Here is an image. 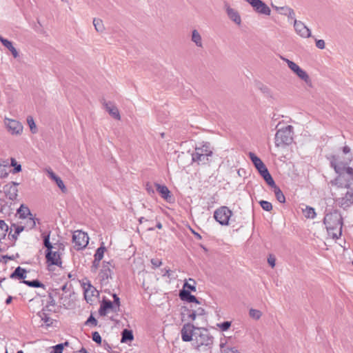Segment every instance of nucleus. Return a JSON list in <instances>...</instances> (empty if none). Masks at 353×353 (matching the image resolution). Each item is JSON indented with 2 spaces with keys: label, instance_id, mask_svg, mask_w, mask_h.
Instances as JSON below:
<instances>
[{
  "label": "nucleus",
  "instance_id": "obj_28",
  "mask_svg": "<svg viewBox=\"0 0 353 353\" xmlns=\"http://www.w3.org/2000/svg\"><path fill=\"white\" fill-rule=\"evenodd\" d=\"M272 188L273 189L274 193L275 194V196H276L277 201L282 203H285V197L283 192L281 191V190L276 185Z\"/></svg>",
  "mask_w": 353,
  "mask_h": 353
},
{
  "label": "nucleus",
  "instance_id": "obj_8",
  "mask_svg": "<svg viewBox=\"0 0 353 353\" xmlns=\"http://www.w3.org/2000/svg\"><path fill=\"white\" fill-rule=\"evenodd\" d=\"M4 124L8 131L12 135L19 136L21 135L23 132V126L21 123L17 120L5 118Z\"/></svg>",
  "mask_w": 353,
  "mask_h": 353
},
{
  "label": "nucleus",
  "instance_id": "obj_21",
  "mask_svg": "<svg viewBox=\"0 0 353 353\" xmlns=\"http://www.w3.org/2000/svg\"><path fill=\"white\" fill-rule=\"evenodd\" d=\"M103 105L107 112L111 115L114 119L117 120L121 119V116L119 114V111L117 106L112 102H105Z\"/></svg>",
  "mask_w": 353,
  "mask_h": 353
},
{
  "label": "nucleus",
  "instance_id": "obj_44",
  "mask_svg": "<svg viewBox=\"0 0 353 353\" xmlns=\"http://www.w3.org/2000/svg\"><path fill=\"white\" fill-rule=\"evenodd\" d=\"M263 178L265 180V181L267 183V184L268 185H270L271 188H273L274 186L276 185V183H275L273 178L272 177L271 174H270V172L268 174H267L265 176H264Z\"/></svg>",
  "mask_w": 353,
  "mask_h": 353
},
{
  "label": "nucleus",
  "instance_id": "obj_40",
  "mask_svg": "<svg viewBox=\"0 0 353 353\" xmlns=\"http://www.w3.org/2000/svg\"><path fill=\"white\" fill-rule=\"evenodd\" d=\"M44 246L47 248V252L51 250H56L57 245H52L50 242V235H47L44 237L43 240Z\"/></svg>",
  "mask_w": 353,
  "mask_h": 353
},
{
  "label": "nucleus",
  "instance_id": "obj_43",
  "mask_svg": "<svg viewBox=\"0 0 353 353\" xmlns=\"http://www.w3.org/2000/svg\"><path fill=\"white\" fill-rule=\"evenodd\" d=\"M11 166L14 167L12 173H17L21 170V165L19 164L15 159L11 158Z\"/></svg>",
  "mask_w": 353,
  "mask_h": 353
},
{
  "label": "nucleus",
  "instance_id": "obj_42",
  "mask_svg": "<svg viewBox=\"0 0 353 353\" xmlns=\"http://www.w3.org/2000/svg\"><path fill=\"white\" fill-rule=\"evenodd\" d=\"M273 8L279 12L281 14H283V15H285L286 16L290 10V9L291 8L288 7V6H282V7H279V6H273Z\"/></svg>",
  "mask_w": 353,
  "mask_h": 353
},
{
  "label": "nucleus",
  "instance_id": "obj_57",
  "mask_svg": "<svg viewBox=\"0 0 353 353\" xmlns=\"http://www.w3.org/2000/svg\"><path fill=\"white\" fill-rule=\"evenodd\" d=\"M113 298H114V303L113 304L117 307V308L119 310V305H120V300H119V298L117 296V294H113Z\"/></svg>",
  "mask_w": 353,
  "mask_h": 353
},
{
  "label": "nucleus",
  "instance_id": "obj_33",
  "mask_svg": "<svg viewBox=\"0 0 353 353\" xmlns=\"http://www.w3.org/2000/svg\"><path fill=\"white\" fill-rule=\"evenodd\" d=\"M8 226L4 221L0 220V240L6 237Z\"/></svg>",
  "mask_w": 353,
  "mask_h": 353
},
{
  "label": "nucleus",
  "instance_id": "obj_23",
  "mask_svg": "<svg viewBox=\"0 0 353 353\" xmlns=\"http://www.w3.org/2000/svg\"><path fill=\"white\" fill-rule=\"evenodd\" d=\"M191 41L199 48H203V40L201 34L197 30L192 31Z\"/></svg>",
  "mask_w": 353,
  "mask_h": 353
},
{
  "label": "nucleus",
  "instance_id": "obj_60",
  "mask_svg": "<svg viewBox=\"0 0 353 353\" xmlns=\"http://www.w3.org/2000/svg\"><path fill=\"white\" fill-rule=\"evenodd\" d=\"M8 203V202L2 197V193L0 192V211Z\"/></svg>",
  "mask_w": 353,
  "mask_h": 353
},
{
  "label": "nucleus",
  "instance_id": "obj_14",
  "mask_svg": "<svg viewBox=\"0 0 353 353\" xmlns=\"http://www.w3.org/2000/svg\"><path fill=\"white\" fill-rule=\"evenodd\" d=\"M19 183L17 182H11L8 183L3 187V192L2 193V196L5 195L7 199L10 201H14L16 199L17 196L18 190L17 186L19 185Z\"/></svg>",
  "mask_w": 353,
  "mask_h": 353
},
{
  "label": "nucleus",
  "instance_id": "obj_6",
  "mask_svg": "<svg viewBox=\"0 0 353 353\" xmlns=\"http://www.w3.org/2000/svg\"><path fill=\"white\" fill-rule=\"evenodd\" d=\"M232 212L226 206H221L214 212V218L221 225H228Z\"/></svg>",
  "mask_w": 353,
  "mask_h": 353
},
{
  "label": "nucleus",
  "instance_id": "obj_59",
  "mask_svg": "<svg viewBox=\"0 0 353 353\" xmlns=\"http://www.w3.org/2000/svg\"><path fill=\"white\" fill-rule=\"evenodd\" d=\"M14 228L15 234H19L23 230L24 227L21 225H12Z\"/></svg>",
  "mask_w": 353,
  "mask_h": 353
},
{
  "label": "nucleus",
  "instance_id": "obj_47",
  "mask_svg": "<svg viewBox=\"0 0 353 353\" xmlns=\"http://www.w3.org/2000/svg\"><path fill=\"white\" fill-rule=\"evenodd\" d=\"M231 321H224L221 323H218L217 326L221 329V331H227L231 326Z\"/></svg>",
  "mask_w": 353,
  "mask_h": 353
},
{
  "label": "nucleus",
  "instance_id": "obj_31",
  "mask_svg": "<svg viewBox=\"0 0 353 353\" xmlns=\"http://www.w3.org/2000/svg\"><path fill=\"white\" fill-rule=\"evenodd\" d=\"M93 25L97 32H102L105 30L103 21L100 19L94 18L93 19Z\"/></svg>",
  "mask_w": 353,
  "mask_h": 353
},
{
  "label": "nucleus",
  "instance_id": "obj_16",
  "mask_svg": "<svg viewBox=\"0 0 353 353\" xmlns=\"http://www.w3.org/2000/svg\"><path fill=\"white\" fill-rule=\"evenodd\" d=\"M194 325L190 323H186L183 326L181 334L183 341L189 342L193 339V336L194 337Z\"/></svg>",
  "mask_w": 353,
  "mask_h": 353
},
{
  "label": "nucleus",
  "instance_id": "obj_20",
  "mask_svg": "<svg viewBox=\"0 0 353 353\" xmlns=\"http://www.w3.org/2000/svg\"><path fill=\"white\" fill-rule=\"evenodd\" d=\"M117 310L118 309L112 301L109 300H103L99 309V314L101 316H105L109 312H117Z\"/></svg>",
  "mask_w": 353,
  "mask_h": 353
},
{
  "label": "nucleus",
  "instance_id": "obj_29",
  "mask_svg": "<svg viewBox=\"0 0 353 353\" xmlns=\"http://www.w3.org/2000/svg\"><path fill=\"white\" fill-rule=\"evenodd\" d=\"M11 278H19V279H25L26 277V270L21 268V267H18L15 269L14 272L10 275Z\"/></svg>",
  "mask_w": 353,
  "mask_h": 353
},
{
  "label": "nucleus",
  "instance_id": "obj_25",
  "mask_svg": "<svg viewBox=\"0 0 353 353\" xmlns=\"http://www.w3.org/2000/svg\"><path fill=\"white\" fill-rule=\"evenodd\" d=\"M47 312L48 311L43 308L40 312H39L38 314L41 321H43L47 326H49L52 323V319L50 316Z\"/></svg>",
  "mask_w": 353,
  "mask_h": 353
},
{
  "label": "nucleus",
  "instance_id": "obj_15",
  "mask_svg": "<svg viewBox=\"0 0 353 353\" xmlns=\"http://www.w3.org/2000/svg\"><path fill=\"white\" fill-rule=\"evenodd\" d=\"M294 27L296 32L303 38L311 37L310 30L301 21L294 19Z\"/></svg>",
  "mask_w": 353,
  "mask_h": 353
},
{
  "label": "nucleus",
  "instance_id": "obj_49",
  "mask_svg": "<svg viewBox=\"0 0 353 353\" xmlns=\"http://www.w3.org/2000/svg\"><path fill=\"white\" fill-rule=\"evenodd\" d=\"M57 183V185H58V187L62 190V192H65L66 191V188H65V186L64 185V183L63 182V181L61 179L60 177H59L58 179H57L56 181H54Z\"/></svg>",
  "mask_w": 353,
  "mask_h": 353
},
{
  "label": "nucleus",
  "instance_id": "obj_56",
  "mask_svg": "<svg viewBox=\"0 0 353 353\" xmlns=\"http://www.w3.org/2000/svg\"><path fill=\"white\" fill-rule=\"evenodd\" d=\"M343 171H345L353 180V168L351 167H344Z\"/></svg>",
  "mask_w": 353,
  "mask_h": 353
},
{
  "label": "nucleus",
  "instance_id": "obj_55",
  "mask_svg": "<svg viewBox=\"0 0 353 353\" xmlns=\"http://www.w3.org/2000/svg\"><path fill=\"white\" fill-rule=\"evenodd\" d=\"M268 262L272 268H274L275 266V262H276L275 257L272 255H270L268 259Z\"/></svg>",
  "mask_w": 353,
  "mask_h": 353
},
{
  "label": "nucleus",
  "instance_id": "obj_22",
  "mask_svg": "<svg viewBox=\"0 0 353 353\" xmlns=\"http://www.w3.org/2000/svg\"><path fill=\"white\" fill-rule=\"evenodd\" d=\"M179 297L182 301H185L188 303H200L196 297L191 294L189 290H181L179 292Z\"/></svg>",
  "mask_w": 353,
  "mask_h": 353
},
{
  "label": "nucleus",
  "instance_id": "obj_27",
  "mask_svg": "<svg viewBox=\"0 0 353 353\" xmlns=\"http://www.w3.org/2000/svg\"><path fill=\"white\" fill-rule=\"evenodd\" d=\"M121 336V343L131 342L134 339L132 332L127 329L123 330Z\"/></svg>",
  "mask_w": 353,
  "mask_h": 353
},
{
  "label": "nucleus",
  "instance_id": "obj_51",
  "mask_svg": "<svg viewBox=\"0 0 353 353\" xmlns=\"http://www.w3.org/2000/svg\"><path fill=\"white\" fill-rule=\"evenodd\" d=\"M27 227H28L29 228H33L35 225H36V223H35V221L33 218V216H28V219L27 220Z\"/></svg>",
  "mask_w": 353,
  "mask_h": 353
},
{
  "label": "nucleus",
  "instance_id": "obj_30",
  "mask_svg": "<svg viewBox=\"0 0 353 353\" xmlns=\"http://www.w3.org/2000/svg\"><path fill=\"white\" fill-rule=\"evenodd\" d=\"M17 212L19 214V216L23 219L32 216L29 208L23 205H21Z\"/></svg>",
  "mask_w": 353,
  "mask_h": 353
},
{
  "label": "nucleus",
  "instance_id": "obj_58",
  "mask_svg": "<svg viewBox=\"0 0 353 353\" xmlns=\"http://www.w3.org/2000/svg\"><path fill=\"white\" fill-rule=\"evenodd\" d=\"M97 320L92 316H90L88 319L86 321V324L87 325H97Z\"/></svg>",
  "mask_w": 353,
  "mask_h": 353
},
{
  "label": "nucleus",
  "instance_id": "obj_48",
  "mask_svg": "<svg viewBox=\"0 0 353 353\" xmlns=\"http://www.w3.org/2000/svg\"><path fill=\"white\" fill-rule=\"evenodd\" d=\"M53 350L50 353H63V345L58 344L53 347Z\"/></svg>",
  "mask_w": 353,
  "mask_h": 353
},
{
  "label": "nucleus",
  "instance_id": "obj_62",
  "mask_svg": "<svg viewBox=\"0 0 353 353\" xmlns=\"http://www.w3.org/2000/svg\"><path fill=\"white\" fill-rule=\"evenodd\" d=\"M48 174L49 175V176L54 181H56L57 179L59 178V176H57L53 172L52 170H48Z\"/></svg>",
  "mask_w": 353,
  "mask_h": 353
},
{
  "label": "nucleus",
  "instance_id": "obj_5",
  "mask_svg": "<svg viewBox=\"0 0 353 353\" xmlns=\"http://www.w3.org/2000/svg\"><path fill=\"white\" fill-rule=\"evenodd\" d=\"M63 250V245L62 244H59L57 245L56 250H48L46 254L47 262L50 265H54L60 267L62 263L61 256L62 255Z\"/></svg>",
  "mask_w": 353,
  "mask_h": 353
},
{
  "label": "nucleus",
  "instance_id": "obj_2",
  "mask_svg": "<svg viewBox=\"0 0 353 353\" xmlns=\"http://www.w3.org/2000/svg\"><path fill=\"white\" fill-rule=\"evenodd\" d=\"M213 151L208 142L196 145L192 154V161L199 165H210L212 161Z\"/></svg>",
  "mask_w": 353,
  "mask_h": 353
},
{
  "label": "nucleus",
  "instance_id": "obj_54",
  "mask_svg": "<svg viewBox=\"0 0 353 353\" xmlns=\"http://www.w3.org/2000/svg\"><path fill=\"white\" fill-rule=\"evenodd\" d=\"M316 46L321 50L324 49L325 47V43L324 40L316 39Z\"/></svg>",
  "mask_w": 353,
  "mask_h": 353
},
{
  "label": "nucleus",
  "instance_id": "obj_36",
  "mask_svg": "<svg viewBox=\"0 0 353 353\" xmlns=\"http://www.w3.org/2000/svg\"><path fill=\"white\" fill-rule=\"evenodd\" d=\"M103 243H102L101 245L97 250L96 253L94 254V259L97 261H100L103 259L104 252L105 250V248L103 246Z\"/></svg>",
  "mask_w": 353,
  "mask_h": 353
},
{
  "label": "nucleus",
  "instance_id": "obj_4",
  "mask_svg": "<svg viewBox=\"0 0 353 353\" xmlns=\"http://www.w3.org/2000/svg\"><path fill=\"white\" fill-rule=\"evenodd\" d=\"M194 340L197 350H199L202 346L210 349L213 345L214 338L206 329H198V332H194Z\"/></svg>",
  "mask_w": 353,
  "mask_h": 353
},
{
  "label": "nucleus",
  "instance_id": "obj_50",
  "mask_svg": "<svg viewBox=\"0 0 353 353\" xmlns=\"http://www.w3.org/2000/svg\"><path fill=\"white\" fill-rule=\"evenodd\" d=\"M92 340L98 344L101 343V337L99 332H94L92 334Z\"/></svg>",
  "mask_w": 353,
  "mask_h": 353
},
{
  "label": "nucleus",
  "instance_id": "obj_63",
  "mask_svg": "<svg viewBox=\"0 0 353 353\" xmlns=\"http://www.w3.org/2000/svg\"><path fill=\"white\" fill-rule=\"evenodd\" d=\"M289 19H295V13L294 12V10L290 8L288 14L286 15Z\"/></svg>",
  "mask_w": 353,
  "mask_h": 353
},
{
  "label": "nucleus",
  "instance_id": "obj_18",
  "mask_svg": "<svg viewBox=\"0 0 353 353\" xmlns=\"http://www.w3.org/2000/svg\"><path fill=\"white\" fill-rule=\"evenodd\" d=\"M111 267L109 263H103V265L99 273V279L102 284H107L109 278H111Z\"/></svg>",
  "mask_w": 353,
  "mask_h": 353
},
{
  "label": "nucleus",
  "instance_id": "obj_53",
  "mask_svg": "<svg viewBox=\"0 0 353 353\" xmlns=\"http://www.w3.org/2000/svg\"><path fill=\"white\" fill-rule=\"evenodd\" d=\"M223 353H240L234 347H227L223 350Z\"/></svg>",
  "mask_w": 353,
  "mask_h": 353
},
{
  "label": "nucleus",
  "instance_id": "obj_52",
  "mask_svg": "<svg viewBox=\"0 0 353 353\" xmlns=\"http://www.w3.org/2000/svg\"><path fill=\"white\" fill-rule=\"evenodd\" d=\"M100 261H97L94 259V261L92 263V265L91 266V271L94 273H96L99 267Z\"/></svg>",
  "mask_w": 353,
  "mask_h": 353
},
{
  "label": "nucleus",
  "instance_id": "obj_13",
  "mask_svg": "<svg viewBox=\"0 0 353 353\" xmlns=\"http://www.w3.org/2000/svg\"><path fill=\"white\" fill-rule=\"evenodd\" d=\"M156 191L165 201L169 203L174 202V196L166 185L156 183Z\"/></svg>",
  "mask_w": 353,
  "mask_h": 353
},
{
  "label": "nucleus",
  "instance_id": "obj_45",
  "mask_svg": "<svg viewBox=\"0 0 353 353\" xmlns=\"http://www.w3.org/2000/svg\"><path fill=\"white\" fill-rule=\"evenodd\" d=\"M331 167L334 168L336 173L339 175H341L343 172L344 167H341L336 164V163L334 161L330 162Z\"/></svg>",
  "mask_w": 353,
  "mask_h": 353
},
{
  "label": "nucleus",
  "instance_id": "obj_17",
  "mask_svg": "<svg viewBox=\"0 0 353 353\" xmlns=\"http://www.w3.org/2000/svg\"><path fill=\"white\" fill-rule=\"evenodd\" d=\"M224 8L229 19L238 26L241 25V18L239 12L232 8L227 2L224 3Z\"/></svg>",
  "mask_w": 353,
  "mask_h": 353
},
{
  "label": "nucleus",
  "instance_id": "obj_7",
  "mask_svg": "<svg viewBox=\"0 0 353 353\" xmlns=\"http://www.w3.org/2000/svg\"><path fill=\"white\" fill-rule=\"evenodd\" d=\"M283 59L287 63L288 66L290 70H292L301 80L305 81L307 84L311 85V79L305 70L301 69L294 61L285 58H283Z\"/></svg>",
  "mask_w": 353,
  "mask_h": 353
},
{
  "label": "nucleus",
  "instance_id": "obj_1",
  "mask_svg": "<svg viewBox=\"0 0 353 353\" xmlns=\"http://www.w3.org/2000/svg\"><path fill=\"white\" fill-rule=\"evenodd\" d=\"M323 223L333 239H338L341 236L343 221L339 211L334 210L326 214L323 219Z\"/></svg>",
  "mask_w": 353,
  "mask_h": 353
},
{
  "label": "nucleus",
  "instance_id": "obj_46",
  "mask_svg": "<svg viewBox=\"0 0 353 353\" xmlns=\"http://www.w3.org/2000/svg\"><path fill=\"white\" fill-rule=\"evenodd\" d=\"M259 89L265 97H272V91L268 86L261 85Z\"/></svg>",
  "mask_w": 353,
  "mask_h": 353
},
{
  "label": "nucleus",
  "instance_id": "obj_38",
  "mask_svg": "<svg viewBox=\"0 0 353 353\" xmlns=\"http://www.w3.org/2000/svg\"><path fill=\"white\" fill-rule=\"evenodd\" d=\"M23 283L26 284L27 285L30 286V287H34V288H44V285L43 283H41L38 280H33L32 281H26L24 280L23 281Z\"/></svg>",
  "mask_w": 353,
  "mask_h": 353
},
{
  "label": "nucleus",
  "instance_id": "obj_32",
  "mask_svg": "<svg viewBox=\"0 0 353 353\" xmlns=\"http://www.w3.org/2000/svg\"><path fill=\"white\" fill-rule=\"evenodd\" d=\"M303 214L307 219H314L316 215L314 209L310 206H306L303 210Z\"/></svg>",
  "mask_w": 353,
  "mask_h": 353
},
{
  "label": "nucleus",
  "instance_id": "obj_39",
  "mask_svg": "<svg viewBox=\"0 0 353 353\" xmlns=\"http://www.w3.org/2000/svg\"><path fill=\"white\" fill-rule=\"evenodd\" d=\"M249 315L252 319L258 320L261 317L262 312L259 310L252 308L249 311Z\"/></svg>",
  "mask_w": 353,
  "mask_h": 353
},
{
  "label": "nucleus",
  "instance_id": "obj_3",
  "mask_svg": "<svg viewBox=\"0 0 353 353\" xmlns=\"http://www.w3.org/2000/svg\"><path fill=\"white\" fill-rule=\"evenodd\" d=\"M293 129L290 125L279 128L275 134V145L280 147L290 145L293 140Z\"/></svg>",
  "mask_w": 353,
  "mask_h": 353
},
{
  "label": "nucleus",
  "instance_id": "obj_37",
  "mask_svg": "<svg viewBox=\"0 0 353 353\" xmlns=\"http://www.w3.org/2000/svg\"><path fill=\"white\" fill-rule=\"evenodd\" d=\"M27 123L30 127V131L32 133L35 134L37 132V128L34 123V119L31 116H28L27 117Z\"/></svg>",
  "mask_w": 353,
  "mask_h": 353
},
{
  "label": "nucleus",
  "instance_id": "obj_64",
  "mask_svg": "<svg viewBox=\"0 0 353 353\" xmlns=\"http://www.w3.org/2000/svg\"><path fill=\"white\" fill-rule=\"evenodd\" d=\"M161 274H162V276H168V277L170 276V270L168 269V270H161Z\"/></svg>",
  "mask_w": 353,
  "mask_h": 353
},
{
  "label": "nucleus",
  "instance_id": "obj_61",
  "mask_svg": "<svg viewBox=\"0 0 353 353\" xmlns=\"http://www.w3.org/2000/svg\"><path fill=\"white\" fill-rule=\"evenodd\" d=\"M258 172H259V174H261V176L262 177H263L264 176H265L267 174L269 173V171H268V168H266V166H265L264 168H263L261 170H259Z\"/></svg>",
  "mask_w": 353,
  "mask_h": 353
},
{
  "label": "nucleus",
  "instance_id": "obj_12",
  "mask_svg": "<svg viewBox=\"0 0 353 353\" xmlns=\"http://www.w3.org/2000/svg\"><path fill=\"white\" fill-rule=\"evenodd\" d=\"M85 299L90 304L99 296V291L90 283L83 284Z\"/></svg>",
  "mask_w": 353,
  "mask_h": 353
},
{
  "label": "nucleus",
  "instance_id": "obj_35",
  "mask_svg": "<svg viewBox=\"0 0 353 353\" xmlns=\"http://www.w3.org/2000/svg\"><path fill=\"white\" fill-rule=\"evenodd\" d=\"M189 281L192 282V283H188V282H185L184 283V285H183V290H189V291L195 292L196 291V282H195V281L194 279H190Z\"/></svg>",
  "mask_w": 353,
  "mask_h": 353
},
{
  "label": "nucleus",
  "instance_id": "obj_24",
  "mask_svg": "<svg viewBox=\"0 0 353 353\" xmlns=\"http://www.w3.org/2000/svg\"><path fill=\"white\" fill-rule=\"evenodd\" d=\"M249 157L258 171L265 166L261 159L258 157L254 153L250 152Z\"/></svg>",
  "mask_w": 353,
  "mask_h": 353
},
{
  "label": "nucleus",
  "instance_id": "obj_26",
  "mask_svg": "<svg viewBox=\"0 0 353 353\" xmlns=\"http://www.w3.org/2000/svg\"><path fill=\"white\" fill-rule=\"evenodd\" d=\"M2 44L10 51L14 58H17L19 57V52L17 49L13 46L12 43L8 40L5 39L3 41Z\"/></svg>",
  "mask_w": 353,
  "mask_h": 353
},
{
  "label": "nucleus",
  "instance_id": "obj_10",
  "mask_svg": "<svg viewBox=\"0 0 353 353\" xmlns=\"http://www.w3.org/2000/svg\"><path fill=\"white\" fill-rule=\"evenodd\" d=\"M252 6L254 10L260 14L270 15L271 10L270 8L261 0H245Z\"/></svg>",
  "mask_w": 353,
  "mask_h": 353
},
{
  "label": "nucleus",
  "instance_id": "obj_41",
  "mask_svg": "<svg viewBox=\"0 0 353 353\" xmlns=\"http://www.w3.org/2000/svg\"><path fill=\"white\" fill-rule=\"evenodd\" d=\"M259 204L262 209L267 212H270L272 210V205L269 201L262 200L259 201Z\"/></svg>",
  "mask_w": 353,
  "mask_h": 353
},
{
  "label": "nucleus",
  "instance_id": "obj_34",
  "mask_svg": "<svg viewBox=\"0 0 353 353\" xmlns=\"http://www.w3.org/2000/svg\"><path fill=\"white\" fill-rule=\"evenodd\" d=\"M8 163L6 164H0V178H6L8 176L10 171Z\"/></svg>",
  "mask_w": 353,
  "mask_h": 353
},
{
  "label": "nucleus",
  "instance_id": "obj_9",
  "mask_svg": "<svg viewBox=\"0 0 353 353\" xmlns=\"http://www.w3.org/2000/svg\"><path fill=\"white\" fill-rule=\"evenodd\" d=\"M88 239V234L79 230L75 231L72 236V241L77 250H81L86 247Z\"/></svg>",
  "mask_w": 353,
  "mask_h": 353
},
{
  "label": "nucleus",
  "instance_id": "obj_19",
  "mask_svg": "<svg viewBox=\"0 0 353 353\" xmlns=\"http://www.w3.org/2000/svg\"><path fill=\"white\" fill-rule=\"evenodd\" d=\"M338 204L344 210L350 207L353 204V191H347L344 196L339 198Z\"/></svg>",
  "mask_w": 353,
  "mask_h": 353
},
{
  "label": "nucleus",
  "instance_id": "obj_11",
  "mask_svg": "<svg viewBox=\"0 0 353 353\" xmlns=\"http://www.w3.org/2000/svg\"><path fill=\"white\" fill-rule=\"evenodd\" d=\"M57 290H52L48 292V296L46 300H43V302L46 301V305L43 308L47 310L48 312H54L57 310V305L55 302V298L59 295Z\"/></svg>",
  "mask_w": 353,
  "mask_h": 353
}]
</instances>
